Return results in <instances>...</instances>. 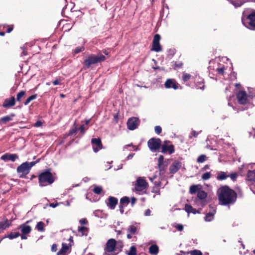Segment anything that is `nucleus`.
Masks as SVG:
<instances>
[{"label":"nucleus","mask_w":255,"mask_h":255,"mask_svg":"<svg viewBox=\"0 0 255 255\" xmlns=\"http://www.w3.org/2000/svg\"><path fill=\"white\" fill-rule=\"evenodd\" d=\"M36 97L37 95L36 94L30 96L26 100V101L24 103V104L25 105H27L31 101L35 99L36 98Z\"/></svg>","instance_id":"obj_37"},{"label":"nucleus","mask_w":255,"mask_h":255,"mask_svg":"<svg viewBox=\"0 0 255 255\" xmlns=\"http://www.w3.org/2000/svg\"><path fill=\"white\" fill-rule=\"evenodd\" d=\"M211 210L209 213L206 214V216L204 217V220L206 222H211L214 218V215L216 212V208L214 207H211Z\"/></svg>","instance_id":"obj_20"},{"label":"nucleus","mask_w":255,"mask_h":255,"mask_svg":"<svg viewBox=\"0 0 255 255\" xmlns=\"http://www.w3.org/2000/svg\"><path fill=\"white\" fill-rule=\"evenodd\" d=\"M86 129L87 128H86L85 125H83L80 127L79 130H80V131L81 132H82V133H84L85 132V130H86Z\"/></svg>","instance_id":"obj_51"},{"label":"nucleus","mask_w":255,"mask_h":255,"mask_svg":"<svg viewBox=\"0 0 255 255\" xmlns=\"http://www.w3.org/2000/svg\"><path fill=\"white\" fill-rule=\"evenodd\" d=\"M207 197V193L200 189V190L198 191L197 197L195 200V203L201 207H204L207 203L206 200Z\"/></svg>","instance_id":"obj_6"},{"label":"nucleus","mask_w":255,"mask_h":255,"mask_svg":"<svg viewBox=\"0 0 255 255\" xmlns=\"http://www.w3.org/2000/svg\"><path fill=\"white\" fill-rule=\"evenodd\" d=\"M169 141H165L164 143L161 145V152L165 153L168 152L170 154L174 152V146L172 144H168Z\"/></svg>","instance_id":"obj_13"},{"label":"nucleus","mask_w":255,"mask_h":255,"mask_svg":"<svg viewBox=\"0 0 255 255\" xmlns=\"http://www.w3.org/2000/svg\"><path fill=\"white\" fill-rule=\"evenodd\" d=\"M136 255V248L132 246H131L128 255Z\"/></svg>","instance_id":"obj_40"},{"label":"nucleus","mask_w":255,"mask_h":255,"mask_svg":"<svg viewBox=\"0 0 255 255\" xmlns=\"http://www.w3.org/2000/svg\"><path fill=\"white\" fill-rule=\"evenodd\" d=\"M159 252V248L155 245H151L149 248V253L151 255H157Z\"/></svg>","instance_id":"obj_26"},{"label":"nucleus","mask_w":255,"mask_h":255,"mask_svg":"<svg viewBox=\"0 0 255 255\" xmlns=\"http://www.w3.org/2000/svg\"><path fill=\"white\" fill-rule=\"evenodd\" d=\"M42 123L40 121H37L34 124V126L35 127H40L42 126Z\"/></svg>","instance_id":"obj_54"},{"label":"nucleus","mask_w":255,"mask_h":255,"mask_svg":"<svg viewBox=\"0 0 255 255\" xmlns=\"http://www.w3.org/2000/svg\"><path fill=\"white\" fill-rule=\"evenodd\" d=\"M53 84L54 85H59V84H60V81H59V80L56 79V80H54V81L53 82Z\"/></svg>","instance_id":"obj_64"},{"label":"nucleus","mask_w":255,"mask_h":255,"mask_svg":"<svg viewBox=\"0 0 255 255\" xmlns=\"http://www.w3.org/2000/svg\"><path fill=\"white\" fill-rule=\"evenodd\" d=\"M39 161V159L35 161H32L30 162H25L22 163L16 168V171L19 174V177L20 178H23L26 175H27L32 167L35 165Z\"/></svg>","instance_id":"obj_3"},{"label":"nucleus","mask_w":255,"mask_h":255,"mask_svg":"<svg viewBox=\"0 0 255 255\" xmlns=\"http://www.w3.org/2000/svg\"><path fill=\"white\" fill-rule=\"evenodd\" d=\"M161 186V183L160 182H156L155 181L154 182V187H157V188H159Z\"/></svg>","instance_id":"obj_63"},{"label":"nucleus","mask_w":255,"mask_h":255,"mask_svg":"<svg viewBox=\"0 0 255 255\" xmlns=\"http://www.w3.org/2000/svg\"><path fill=\"white\" fill-rule=\"evenodd\" d=\"M185 211L189 213H192L193 214H196L197 213H200V211L199 210H196L194 208H193L192 206H191L189 204H186L185 205Z\"/></svg>","instance_id":"obj_24"},{"label":"nucleus","mask_w":255,"mask_h":255,"mask_svg":"<svg viewBox=\"0 0 255 255\" xmlns=\"http://www.w3.org/2000/svg\"><path fill=\"white\" fill-rule=\"evenodd\" d=\"M15 103V98L13 96H12L10 98L5 99L2 106L4 108H8L14 106Z\"/></svg>","instance_id":"obj_22"},{"label":"nucleus","mask_w":255,"mask_h":255,"mask_svg":"<svg viewBox=\"0 0 255 255\" xmlns=\"http://www.w3.org/2000/svg\"><path fill=\"white\" fill-rule=\"evenodd\" d=\"M129 202V198L125 196L122 198L120 200V204L123 206H127Z\"/></svg>","instance_id":"obj_33"},{"label":"nucleus","mask_w":255,"mask_h":255,"mask_svg":"<svg viewBox=\"0 0 255 255\" xmlns=\"http://www.w3.org/2000/svg\"><path fill=\"white\" fill-rule=\"evenodd\" d=\"M19 228L23 234H28L31 231V228L30 226L26 225V224H22L19 226Z\"/></svg>","instance_id":"obj_23"},{"label":"nucleus","mask_w":255,"mask_h":255,"mask_svg":"<svg viewBox=\"0 0 255 255\" xmlns=\"http://www.w3.org/2000/svg\"><path fill=\"white\" fill-rule=\"evenodd\" d=\"M102 191V187L99 186H95L93 189V192L96 194H101Z\"/></svg>","instance_id":"obj_43"},{"label":"nucleus","mask_w":255,"mask_h":255,"mask_svg":"<svg viewBox=\"0 0 255 255\" xmlns=\"http://www.w3.org/2000/svg\"><path fill=\"white\" fill-rule=\"evenodd\" d=\"M191 255H202V253L199 250H194L191 252Z\"/></svg>","instance_id":"obj_50"},{"label":"nucleus","mask_w":255,"mask_h":255,"mask_svg":"<svg viewBox=\"0 0 255 255\" xmlns=\"http://www.w3.org/2000/svg\"><path fill=\"white\" fill-rule=\"evenodd\" d=\"M139 124V120L137 118L132 117L129 118L127 122L128 129L132 130L136 129Z\"/></svg>","instance_id":"obj_10"},{"label":"nucleus","mask_w":255,"mask_h":255,"mask_svg":"<svg viewBox=\"0 0 255 255\" xmlns=\"http://www.w3.org/2000/svg\"><path fill=\"white\" fill-rule=\"evenodd\" d=\"M153 192L159 195L160 194L159 188H157V187H154L153 188Z\"/></svg>","instance_id":"obj_52"},{"label":"nucleus","mask_w":255,"mask_h":255,"mask_svg":"<svg viewBox=\"0 0 255 255\" xmlns=\"http://www.w3.org/2000/svg\"><path fill=\"white\" fill-rule=\"evenodd\" d=\"M175 228L179 231H182L183 230V226L181 224H178L175 226Z\"/></svg>","instance_id":"obj_53"},{"label":"nucleus","mask_w":255,"mask_h":255,"mask_svg":"<svg viewBox=\"0 0 255 255\" xmlns=\"http://www.w3.org/2000/svg\"><path fill=\"white\" fill-rule=\"evenodd\" d=\"M247 179L249 181L253 182V184L255 185V169L252 171L249 170L247 174Z\"/></svg>","instance_id":"obj_25"},{"label":"nucleus","mask_w":255,"mask_h":255,"mask_svg":"<svg viewBox=\"0 0 255 255\" xmlns=\"http://www.w3.org/2000/svg\"><path fill=\"white\" fill-rule=\"evenodd\" d=\"M200 186L199 185H193L190 187L189 192L191 194H195L196 192L198 193V191L200 190L199 189V187Z\"/></svg>","instance_id":"obj_30"},{"label":"nucleus","mask_w":255,"mask_h":255,"mask_svg":"<svg viewBox=\"0 0 255 255\" xmlns=\"http://www.w3.org/2000/svg\"><path fill=\"white\" fill-rule=\"evenodd\" d=\"M136 199L135 197H132L131 199V204L133 206L136 202Z\"/></svg>","instance_id":"obj_61"},{"label":"nucleus","mask_w":255,"mask_h":255,"mask_svg":"<svg viewBox=\"0 0 255 255\" xmlns=\"http://www.w3.org/2000/svg\"><path fill=\"white\" fill-rule=\"evenodd\" d=\"M14 116L15 115L14 114H11L9 115L3 117L0 119V122L3 124H6L7 122L12 121Z\"/></svg>","instance_id":"obj_27"},{"label":"nucleus","mask_w":255,"mask_h":255,"mask_svg":"<svg viewBox=\"0 0 255 255\" xmlns=\"http://www.w3.org/2000/svg\"><path fill=\"white\" fill-rule=\"evenodd\" d=\"M160 36L156 34L154 35L152 41V47L151 50L158 52L161 50V47L159 43Z\"/></svg>","instance_id":"obj_11"},{"label":"nucleus","mask_w":255,"mask_h":255,"mask_svg":"<svg viewBox=\"0 0 255 255\" xmlns=\"http://www.w3.org/2000/svg\"><path fill=\"white\" fill-rule=\"evenodd\" d=\"M109 203L107 204L108 207L111 209H114L118 204V200L117 198L110 196L108 198Z\"/></svg>","instance_id":"obj_21"},{"label":"nucleus","mask_w":255,"mask_h":255,"mask_svg":"<svg viewBox=\"0 0 255 255\" xmlns=\"http://www.w3.org/2000/svg\"><path fill=\"white\" fill-rule=\"evenodd\" d=\"M105 60V56L102 54L95 55L91 54L84 60V64L87 68H89L91 65L97 64Z\"/></svg>","instance_id":"obj_5"},{"label":"nucleus","mask_w":255,"mask_h":255,"mask_svg":"<svg viewBox=\"0 0 255 255\" xmlns=\"http://www.w3.org/2000/svg\"><path fill=\"white\" fill-rule=\"evenodd\" d=\"M68 246L66 243H63L62 244V247L61 250L58 252L57 254L59 255L60 254H62L65 253L68 250Z\"/></svg>","instance_id":"obj_34"},{"label":"nucleus","mask_w":255,"mask_h":255,"mask_svg":"<svg viewBox=\"0 0 255 255\" xmlns=\"http://www.w3.org/2000/svg\"><path fill=\"white\" fill-rule=\"evenodd\" d=\"M77 132V128L76 125V123L75 122L73 127L71 128L69 131L68 133L67 134V135H75Z\"/></svg>","instance_id":"obj_31"},{"label":"nucleus","mask_w":255,"mask_h":255,"mask_svg":"<svg viewBox=\"0 0 255 255\" xmlns=\"http://www.w3.org/2000/svg\"><path fill=\"white\" fill-rule=\"evenodd\" d=\"M124 206H123V205H122L121 204H120L119 205V209H120V211L121 212V214H123L124 212Z\"/></svg>","instance_id":"obj_59"},{"label":"nucleus","mask_w":255,"mask_h":255,"mask_svg":"<svg viewBox=\"0 0 255 255\" xmlns=\"http://www.w3.org/2000/svg\"><path fill=\"white\" fill-rule=\"evenodd\" d=\"M78 232L82 234V236H87L88 233V229L87 227L81 226L78 227Z\"/></svg>","instance_id":"obj_32"},{"label":"nucleus","mask_w":255,"mask_h":255,"mask_svg":"<svg viewBox=\"0 0 255 255\" xmlns=\"http://www.w3.org/2000/svg\"><path fill=\"white\" fill-rule=\"evenodd\" d=\"M217 194L219 202L222 205L233 204L237 200L236 193L227 186L220 187Z\"/></svg>","instance_id":"obj_1"},{"label":"nucleus","mask_w":255,"mask_h":255,"mask_svg":"<svg viewBox=\"0 0 255 255\" xmlns=\"http://www.w3.org/2000/svg\"><path fill=\"white\" fill-rule=\"evenodd\" d=\"M10 226V223L7 219L0 222V230H3Z\"/></svg>","instance_id":"obj_29"},{"label":"nucleus","mask_w":255,"mask_h":255,"mask_svg":"<svg viewBox=\"0 0 255 255\" xmlns=\"http://www.w3.org/2000/svg\"><path fill=\"white\" fill-rule=\"evenodd\" d=\"M207 157L205 155H200L197 158V161L198 163H203L206 160Z\"/></svg>","instance_id":"obj_42"},{"label":"nucleus","mask_w":255,"mask_h":255,"mask_svg":"<svg viewBox=\"0 0 255 255\" xmlns=\"http://www.w3.org/2000/svg\"><path fill=\"white\" fill-rule=\"evenodd\" d=\"M191 76L190 74L188 73H183V75L182 76V80L184 82H187L189 80Z\"/></svg>","instance_id":"obj_45"},{"label":"nucleus","mask_w":255,"mask_h":255,"mask_svg":"<svg viewBox=\"0 0 255 255\" xmlns=\"http://www.w3.org/2000/svg\"><path fill=\"white\" fill-rule=\"evenodd\" d=\"M80 223L82 225H86L88 223V221L86 219L83 218L80 220Z\"/></svg>","instance_id":"obj_55"},{"label":"nucleus","mask_w":255,"mask_h":255,"mask_svg":"<svg viewBox=\"0 0 255 255\" xmlns=\"http://www.w3.org/2000/svg\"><path fill=\"white\" fill-rule=\"evenodd\" d=\"M132 146V147H134V146L132 145V143L128 144L125 145L123 147V150H125V149H127L128 147Z\"/></svg>","instance_id":"obj_60"},{"label":"nucleus","mask_w":255,"mask_h":255,"mask_svg":"<svg viewBox=\"0 0 255 255\" xmlns=\"http://www.w3.org/2000/svg\"><path fill=\"white\" fill-rule=\"evenodd\" d=\"M151 211L149 209H148L145 210L144 213V215L145 216H149L150 215Z\"/></svg>","instance_id":"obj_58"},{"label":"nucleus","mask_w":255,"mask_h":255,"mask_svg":"<svg viewBox=\"0 0 255 255\" xmlns=\"http://www.w3.org/2000/svg\"><path fill=\"white\" fill-rule=\"evenodd\" d=\"M154 131L157 134H159L162 131V128L159 126H156L154 127Z\"/></svg>","instance_id":"obj_49"},{"label":"nucleus","mask_w":255,"mask_h":255,"mask_svg":"<svg viewBox=\"0 0 255 255\" xmlns=\"http://www.w3.org/2000/svg\"><path fill=\"white\" fill-rule=\"evenodd\" d=\"M229 177L226 172L220 171L218 173L217 179L218 180H224L226 179Z\"/></svg>","instance_id":"obj_28"},{"label":"nucleus","mask_w":255,"mask_h":255,"mask_svg":"<svg viewBox=\"0 0 255 255\" xmlns=\"http://www.w3.org/2000/svg\"><path fill=\"white\" fill-rule=\"evenodd\" d=\"M134 155V153L129 154L127 157V160H130V159H132Z\"/></svg>","instance_id":"obj_62"},{"label":"nucleus","mask_w":255,"mask_h":255,"mask_svg":"<svg viewBox=\"0 0 255 255\" xmlns=\"http://www.w3.org/2000/svg\"><path fill=\"white\" fill-rule=\"evenodd\" d=\"M57 251V245L56 244H53L51 247V251L55 252Z\"/></svg>","instance_id":"obj_57"},{"label":"nucleus","mask_w":255,"mask_h":255,"mask_svg":"<svg viewBox=\"0 0 255 255\" xmlns=\"http://www.w3.org/2000/svg\"><path fill=\"white\" fill-rule=\"evenodd\" d=\"M237 98L239 104L245 105L248 102V95L244 91H239L237 94Z\"/></svg>","instance_id":"obj_12"},{"label":"nucleus","mask_w":255,"mask_h":255,"mask_svg":"<svg viewBox=\"0 0 255 255\" xmlns=\"http://www.w3.org/2000/svg\"><path fill=\"white\" fill-rule=\"evenodd\" d=\"M225 70V68L224 66H218V67L216 68V72L219 74H221V75H223L224 73V71Z\"/></svg>","instance_id":"obj_38"},{"label":"nucleus","mask_w":255,"mask_h":255,"mask_svg":"<svg viewBox=\"0 0 255 255\" xmlns=\"http://www.w3.org/2000/svg\"><path fill=\"white\" fill-rule=\"evenodd\" d=\"M199 134V132H197L195 130H192L190 132L189 135V138L190 139H192L193 137L196 138L198 134Z\"/></svg>","instance_id":"obj_39"},{"label":"nucleus","mask_w":255,"mask_h":255,"mask_svg":"<svg viewBox=\"0 0 255 255\" xmlns=\"http://www.w3.org/2000/svg\"><path fill=\"white\" fill-rule=\"evenodd\" d=\"M182 163L178 161H175L170 166L169 172L170 174H174L176 173L181 167Z\"/></svg>","instance_id":"obj_18"},{"label":"nucleus","mask_w":255,"mask_h":255,"mask_svg":"<svg viewBox=\"0 0 255 255\" xmlns=\"http://www.w3.org/2000/svg\"><path fill=\"white\" fill-rule=\"evenodd\" d=\"M229 176L230 177L231 179L233 180H235L237 178V174L235 173L230 174V175Z\"/></svg>","instance_id":"obj_56"},{"label":"nucleus","mask_w":255,"mask_h":255,"mask_svg":"<svg viewBox=\"0 0 255 255\" xmlns=\"http://www.w3.org/2000/svg\"><path fill=\"white\" fill-rule=\"evenodd\" d=\"M85 50V48L84 46L81 47H77L74 50V52L75 54H77L80 53L81 51H83Z\"/></svg>","instance_id":"obj_48"},{"label":"nucleus","mask_w":255,"mask_h":255,"mask_svg":"<svg viewBox=\"0 0 255 255\" xmlns=\"http://www.w3.org/2000/svg\"><path fill=\"white\" fill-rule=\"evenodd\" d=\"M196 88L197 89H200L201 90L204 89V85L203 80H201V81L197 82L196 84Z\"/></svg>","instance_id":"obj_44"},{"label":"nucleus","mask_w":255,"mask_h":255,"mask_svg":"<svg viewBox=\"0 0 255 255\" xmlns=\"http://www.w3.org/2000/svg\"><path fill=\"white\" fill-rule=\"evenodd\" d=\"M183 63L182 62H175L174 64L173 68L174 69H179L182 67Z\"/></svg>","instance_id":"obj_47"},{"label":"nucleus","mask_w":255,"mask_h":255,"mask_svg":"<svg viewBox=\"0 0 255 255\" xmlns=\"http://www.w3.org/2000/svg\"><path fill=\"white\" fill-rule=\"evenodd\" d=\"M147 145L151 151L156 152L161 145V140L159 138H151L147 141Z\"/></svg>","instance_id":"obj_7"},{"label":"nucleus","mask_w":255,"mask_h":255,"mask_svg":"<svg viewBox=\"0 0 255 255\" xmlns=\"http://www.w3.org/2000/svg\"><path fill=\"white\" fill-rule=\"evenodd\" d=\"M91 143L93 146V151L96 153L102 148V144L100 138H92Z\"/></svg>","instance_id":"obj_16"},{"label":"nucleus","mask_w":255,"mask_h":255,"mask_svg":"<svg viewBox=\"0 0 255 255\" xmlns=\"http://www.w3.org/2000/svg\"><path fill=\"white\" fill-rule=\"evenodd\" d=\"M116 243L117 242L115 239H109L106 244L105 250L108 253L113 252L115 250Z\"/></svg>","instance_id":"obj_15"},{"label":"nucleus","mask_w":255,"mask_h":255,"mask_svg":"<svg viewBox=\"0 0 255 255\" xmlns=\"http://www.w3.org/2000/svg\"><path fill=\"white\" fill-rule=\"evenodd\" d=\"M158 167L160 175L163 176L167 167V163L164 161L163 155H160L158 157Z\"/></svg>","instance_id":"obj_9"},{"label":"nucleus","mask_w":255,"mask_h":255,"mask_svg":"<svg viewBox=\"0 0 255 255\" xmlns=\"http://www.w3.org/2000/svg\"><path fill=\"white\" fill-rule=\"evenodd\" d=\"M20 236V234L18 232H11L7 236V238L10 240L16 238Z\"/></svg>","instance_id":"obj_36"},{"label":"nucleus","mask_w":255,"mask_h":255,"mask_svg":"<svg viewBox=\"0 0 255 255\" xmlns=\"http://www.w3.org/2000/svg\"><path fill=\"white\" fill-rule=\"evenodd\" d=\"M25 94V92L24 91H21L19 93H18L16 96V101H20L21 98L24 96V95Z\"/></svg>","instance_id":"obj_46"},{"label":"nucleus","mask_w":255,"mask_h":255,"mask_svg":"<svg viewBox=\"0 0 255 255\" xmlns=\"http://www.w3.org/2000/svg\"><path fill=\"white\" fill-rule=\"evenodd\" d=\"M38 180L39 185L41 187L51 184L54 181V177L49 170L41 173L39 175Z\"/></svg>","instance_id":"obj_4"},{"label":"nucleus","mask_w":255,"mask_h":255,"mask_svg":"<svg viewBox=\"0 0 255 255\" xmlns=\"http://www.w3.org/2000/svg\"><path fill=\"white\" fill-rule=\"evenodd\" d=\"M211 174L210 172H206L202 174V179L203 180H207L211 178Z\"/></svg>","instance_id":"obj_41"},{"label":"nucleus","mask_w":255,"mask_h":255,"mask_svg":"<svg viewBox=\"0 0 255 255\" xmlns=\"http://www.w3.org/2000/svg\"><path fill=\"white\" fill-rule=\"evenodd\" d=\"M44 224L42 222H39L37 223L36 228L38 231L42 232L44 231Z\"/></svg>","instance_id":"obj_35"},{"label":"nucleus","mask_w":255,"mask_h":255,"mask_svg":"<svg viewBox=\"0 0 255 255\" xmlns=\"http://www.w3.org/2000/svg\"><path fill=\"white\" fill-rule=\"evenodd\" d=\"M18 159L19 157L17 154L9 153H6L0 157V159L5 162H7L9 161L14 162L15 160Z\"/></svg>","instance_id":"obj_14"},{"label":"nucleus","mask_w":255,"mask_h":255,"mask_svg":"<svg viewBox=\"0 0 255 255\" xmlns=\"http://www.w3.org/2000/svg\"><path fill=\"white\" fill-rule=\"evenodd\" d=\"M138 230V226L137 225H131L128 227L127 229V238L130 239L132 238L133 235L136 234Z\"/></svg>","instance_id":"obj_19"},{"label":"nucleus","mask_w":255,"mask_h":255,"mask_svg":"<svg viewBox=\"0 0 255 255\" xmlns=\"http://www.w3.org/2000/svg\"><path fill=\"white\" fill-rule=\"evenodd\" d=\"M242 22L246 27L255 30V10L248 8L242 13Z\"/></svg>","instance_id":"obj_2"},{"label":"nucleus","mask_w":255,"mask_h":255,"mask_svg":"<svg viewBox=\"0 0 255 255\" xmlns=\"http://www.w3.org/2000/svg\"><path fill=\"white\" fill-rule=\"evenodd\" d=\"M147 186V183L142 177L137 178L134 185L135 191L139 192L145 190Z\"/></svg>","instance_id":"obj_8"},{"label":"nucleus","mask_w":255,"mask_h":255,"mask_svg":"<svg viewBox=\"0 0 255 255\" xmlns=\"http://www.w3.org/2000/svg\"><path fill=\"white\" fill-rule=\"evenodd\" d=\"M179 85L176 82L174 79H168L164 83V86L167 89L173 88L177 90L179 88Z\"/></svg>","instance_id":"obj_17"}]
</instances>
